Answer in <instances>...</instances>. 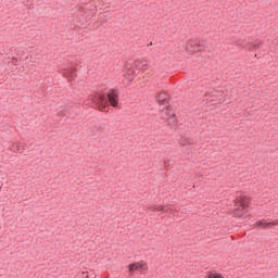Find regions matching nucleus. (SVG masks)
<instances>
[{"label":"nucleus","mask_w":278,"mask_h":278,"mask_svg":"<svg viewBox=\"0 0 278 278\" xmlns=\"http://www.w3.org/2000/svg\"><path fill=\"white\" fill-rule=\"evenodd\" d=\"M121 99L118 89H109L108 91L97 93L93 103L99 112H105L108 108H118Z\"/></svg>","instance_id":"f257e3e1"},{"label":"nucleus","mask_w":278,"mask_h":278,"mask_svg":"<svg viewBox=\"0 0 278 278\" xmlns=\"http://www.w3.org/2000/svg\"><path fill=\"white\" fill-rule=\"evenodd\" d=\"M249 205H251V198L244 194L237 195L235 200L233 216L237 218H249Z\"/></svg>","instance_id":"f03ea898"},{"label":"nucleus","mask_w":278,"mask_h":278,"mask_svg":"<svg viewBox=\"0 0 278 278\" xmlns=\"http://www.w3.org/2000/svg\"><path fill=\"white\" fill-rule=\"evenodd\" d=\"M155 101L160 105V108H165V115L169 116L168 112H173V106H170V96L166 93V91L160 92L159 94H156Z\"/></svg>","instance_id":"7ed1b4c3"},{"label":"nucleus","mask_w":278,"mask_h":278,"mask_svg":"<svg viewBox=\"0 0 278 278\" xmlns=\"http://www.w3.org/2000/svg\"><path fill=\"white\" fill-rule=\"evenodd\" d=\"M127 268L130 277H132V275H136V273L138 271L144 273V270H149V265H147V262L144 261H139V262L129 264Z\"/></svg>","instance_id":"20e7f679"},{"label":"nucleus","mask_w":278,"mask_h":278,"mask_svg":"<svg viewBox=\"0 0 278 278\" xmlns=\"http://www.w3.org/2000/svg\"><path fill=\"white\" fill-rule=\"evenodd\" d=\"M189 47L193 49L194 51L201 52L203 51V43H201V39L195 38V39H190L188 41Z\"/></svg>","instance_id":"39448f33"},{"label":"nucleus","mask_w":278,"mask_h":278,"mask_svg":"<svg viewBox=\"0 0 278 278\" xmlns=\"http://www.w3.org/2000/svg\"><path fill=\"white\" fill-rule=\"evenodd\" d=\"M134 66L137 71H143V72L149 71V64H147V61L144 60H140V59L136 60L134 62Z\"/></svg>","instance_id":"423d86ee"},{"label":"nucleus","mask_w":278,"mask_h":278,"mask_svg":"<svg viewBox=\"0 0 278 278\" xmlns=\"http://www.w3.org/2000/svg\"><path fill=\"white\" fill-rule=\"evenodd\" d=\"M256 227H262L263 229H271V227H275V224L273 222H266V220H257L255 223Z\"/></svg>","instance_id":"0eeeda50"},{"label":"nucleus","mask_w":278,"mask_h":278,"mask_svg":"<svg viewBox=\"0 0 278 278\" xmlns=\"http://www.w3.org/2000/svg\"><path fill=\"white\" fill-rule=\"evenodd\" d=\"M169 125H177V114L173 113L167 117Z\"/></svg>","instance_id":"6e6552de"},{"label":"nucleus","mask_w":278,"mask_h":278,"mask_svg":"<svg viewBox=\"0 0 278 278\" xmlns=\"http://www.w3.org/2000/svg\"><path fill=\"white\" fill-rule=\"evenodd\" d=\"M11 151H13L14 153H21L22 151V147L18 143H13L11 147Z\"/></svg>","instance_id":"1a4fd4ad"},{"label":"nucleus","mask_w":278,"mask_h":278,"mask_svg":"<svg viewBox=\"0 0 278 278\" xmlns=\"http://www.w3.org/2000/svg\"><path fill=\"white\" fill-rule=\"evenodd\" d=\"M125 68L126 71H128L129 73H131V75H134L136 72L131 71V68H134V65L130 63H126L125 64Z\"/></svg>","instance_id":"9d476101"},{"label":"nucleus","mask_w":278,"mask_h":278,"mask_svg":"<svg viewBox=\"0 0 278 278\" xmlns=\"http://www.w3.org/2000/svg\"><path fill=\"white\" fill-rule=\"evenodd\" d=\"M262 42H257L252 45V47L250 48V51H257V49H260Z\"/></svg>","instance_id":"9b49d317"},{"label":"nucleus","mask_w":278,"mask_h":278,"mask_svg":"<svg viewBox=\"0 0 278 278\" xmlns=\"http://www.w3.org/2000/svg\"><path fill=\"white\" fill-rule=\"evenodd\" d=\"M90 276L88 275V271L83 273V278H89Z\"/></svg>","instance_id":"f8f14e48"},{"label":"nucleus","mask_w":278,"mask_h":278,"mask_svg":"<svg viewBox=\"0 0 278 278\" xmlns=\"http://www.w3.org/2000/svg\"><path fill=\"white\" fill-rule=\"evenodd\" d=\"M273 225H274V227H278V219L273 220Z\"/></svg>","instance_id":"ddd939ff"},{"label":"nucleus","mask_w":278,"mask_h":278,"mask_svg":"<svg viewBox=\"0 0 278 278\" xmlns=\"http://www.w3.org/2000/svg\"><path fill=\"white\" fill-rule=\"evenodd\" d=\"M59 116H66V114H64V111H60Z\"/></svg>","instance_id":"4468645a"},{"label":"nucleus","mask_w":278,"mask_h":278,"mask_svg":"<svg viewBox=\"0 0 278 278\" xmlns=\"http://www.w3.org/2000/svg\"><path fill=\"white\" fill-rule=\"evenodd\" d=\"M130 73H126V74H124V77H130Z\"/></svg>","instance_id":"2eb2a0df"},{"label":"nucleus","mask_w":278,"mask_h":278,"mask_svg":"<svg viewBox=\"0 0 278 278\" xmlns=\"http://www.w3.org/2000/svg\"><path fill=\"white\" fill-rule=\"evenodd\" d=\"M159 212H162V210H164V207L163 206H159Z\"/></svg>","instance_id":"dca6fc26"},{"label":"nucleus","mask_w":278,"mask_h":278,"mask_svg":"<svg viewBox=\"0 0 278 278\" xmlns=\"http://www.w3.org/2000/svg\"><path fill=\"white\" fill-rule=\"evenodd\" d=\"M159 112H164V109H160Z\"/></svg>","instance_id":"f3484780"},{"label":"nucleus","mask_w":278,"mask_h":278,"mask_svg":"<svg viewBox=\"0 0 278 278\" xmlns=\"http://www.w3.org/2000/svg\"><path fill=\"white\" fill-rule=\"evenodd\" d=\"M2 186H3V184L0 182V190H1Z\"/></svg>","instance_id":"a211bd4d"},{"label":"nucleus","mask_w":278,"mask_h":278,"mask_svg":"<svg viewBox=\"0 0 278 278\" xmlns=\"http://www.w3.org/2000/svg\"><path fill=\"white\" fill-rule=\"evenodd\" d=\"M0 230H1V226H0Z\"/></svg>","instance_id":"6ab92c4d"}]
</instances>
